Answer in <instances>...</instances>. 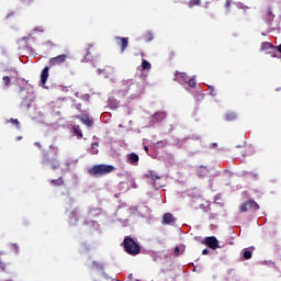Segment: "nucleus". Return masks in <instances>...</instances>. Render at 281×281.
<instances>
[{"mask_svg":"<svg viewBox=\"0 0 281 281\" xmlns=\"http://www.w3.org/2000/svg\"><path fill=\"white\" fill-rule=\"evenodd\" d=\"M209 89H210L211 95H216V93H214V87L210 86Z\"/></svg>","mask_w":281,"mask_h":281,"instance_id":"36","label":"nucleus"},{"mask_svg":"<svg viewBox=\"0 0 281 281\" xmlns=\"http://www.w3.org/2000/svg\"><path fill=\"white\" fill-rule=\"evenodd\" d=\"M237 117L238 115L235 112H227L225 115L226 122H234Z\"/></svg>","mask_w":281,"mask_h":281,"instance_id":"20","label":"nucleus"},{"mask_svg":"<svg viewBox=\"0 0 281 281\" xmlns=\"http://www.w3.org/2000/svg\"><path fill=\"white\" fill-rule=\"evenodd\" d=\"M198 177H207L210 175V169L205 166H200L196 169Z\"/></svg>","mask_w":281,"mask_h":281,"instance_id":"14","label":"nucleus"},{"mask_svg":"<svg viewBox=\"0 0 281 281\" xmlns=\"http://www.w3.org/2000/svg\"><path fill=\"white\" fill-rule=\"evenodd\" d=\"M9 122H10L11 124H14V125L16 126V128H19V126L21 125V123L19 122L18 119H11Z\"/></svg>","mask_w":281,"mask_h":281,"instance_id":"31","label":"nucleus"},{"mask_svg":"<svg viewBox=\"0 0 281 281\" xmlns=\"http://www.w3.org/2000/svg\"><path fill=\"white\" fill-rule=\"evenodd\" d=\"M10 16H12V15H11V14H8V15H7V19H10Z\"/></svg>","mask_w":281,"mask_h":281,"instance_id":"42","label":"nucleus"},{"mask_svg":"<svg viewBox=\"0 0 281 281\" xmlns=\"http://www.w3.org/2000/svg\"><path fill=\"white\" fill-rule=\"evenodd\" d=\"M144 148H145V153H148V146H145Z\"/></svg>","mask_w":281,"mask_h":281,"instance_id":"41","label":"nucleus"},{"mask_svg":"<svg viewBox=\"0 0 281 281\" xmlns=\"http://www.w3.org/2000/svg\"><path fill=\"white\" fill-rule=\"evenodd\" d=\"M127 164H130L131 166H137V164H139V156L135 153L128 154Z\"/></svg>","mask_w":281,"mask_h":281,"instance_id":"11","label":"nucleus"},{"mask_svg":"<svg viewBox=\"0 0 281 281\" xmlns=\"http://www.w3.org/2000/svg\"><path fill=\"white\" fill-rule=\"evenodd\" d=\"M173 56H175V52L171 50V52L169 53V58H170V60H172V57H173Z\"/></svg>","mask_w":281,"mask_h":281,"instance_id":"39","label":"nucleus"},{"mask_svg":"<svg viewBox=\"0 0 281 281\" xmlns=\"http://www.w3.org/2000/svg\"><path fill=\"white\" fill-rule=\"evenodd\" d=\"M97 57L98 53L95 52V47H93V44L87 45V47L83 49L85 63H91V60L95 59Z\"/></svg>","mask_w":281,"mask_h":281,"instance_id":"3","label":"nucleus"},{"mask_svg":"<svg viewBox=\"0 0 281 281\" xmlns=\"http://www.w3.org/2000/svg\"><path fill=\"white\" fill-rule=\"evenodd\" d=\"M99 146H100V143H98V142L92 143V145H91L92 155H98V153H100V150H98Z\"/></svg>","mask_w":281,"mask_h":281,"instance_id":"23","label":"nucleus"},{"mask_svg":"<svg viewBox=\"0 0 281 281\" xmlns=\"http://www.w3.org/2000/svg\"><path fill=\"white\" fill-rule=\"evenodd\" d=\"M202 245H205V247H209V249H213V250H216V249H220L221 246L218 245V239L214 236H211V237H205L202 241H201Z\"/></svg>","mask_w":281,"mask_h":281,"instance_id":"5","label":"nucleus"},{"mask_svg":"<svg viewBox=\"0 0 281 281\" xmlns=\"http://www.w3.org/2000/svg\"><path fill=\"white\" fill-rule=\"evenodd\" d=\"M117 45L121 46V54H124L126 52V47H128V37H116Z\"/></svg>","mask_w":281,"mask_h":281,"instance_id":"10","label":"nucleus"},{"mask_svg":"<svg viewBox=\"0 0 281 281\" xmlns=\"http://www.w3.org/2000/svg\"><path fill=\"white\" fill-rule=\"evenodd\" d=\"M93 212H98V209H90V210L88 211V214H93Z\"/></svg>","mask_w":281,"mask_h":281,"instance_id":"37","label":"nucleus"},{"mask_svg":"<svg viewBox=\"0 0 281 281\" xmlns=\"http://www.w3.org/2000/svg\"><path fill=\"white\" fill-rule=\"evenodd\" d=\"M196 5H201V0H190L188 2V8H194Z\"/></svg>","mask_w":281,"mask_h":281,"instance_id":"24","label":"nucleus"},{"mask_svg":"<svg viewBox=\"0 0 281 281\" xmlns=\"http://www.w3.org/2000/svg\"><path fill=\"white\" fill-rule=\"evenodd\" d=\"M260 49L262 52H267V49H276V45L269 43V42H262L260 45Z\"/></svg>","mask_w":281,"mask_h":281,"instance_id":"16","label":"nucleus"},{"mask_svg":"<svg viewBox=\"0 0 281 281\" xmlns=\"http://www.w3.org/2000/svg\"><path fill=\"white\" fill-rule=\"evenodd\" d=\"M50 186L60 187L65 186V180H63V177H59L58 179L50 180Z\"/></svg>","mask_w":281,"mask_h":281,"instance_id":"19","label":"nucleus"},{"mask_svg":"<svg viewBox=\"0 0 281 281\" xmlns=\"http://www.w3.org/2000/svg\"><path fill=\"white\" fill-rule=\"evenodd\" d=\"M188 79H189L188 74H186V72H179V70H177V71L175 72V78H173V80H175L176 82H179V85H183V82H188Z\"/></svg>","mask_w":281,"mask_h":281,"instance_id":"7","label":"nucleus"},{"mask_svg":"<svg viewBox=\"0 0 281 281\" xmlns=\"http://www.w3.org/2000/svg\"><path fill=\"white\" fill-rule=\"evenodd\" d=\"M27 109H30V103L26 104Z\"/></svg>","mask_w":281,"mask_h":281,"instance_id":"43","label":"nucleus"},{"mask_svg":"<svg viewBox=\"0 0 281 281\" xmlns=\"http://www.w3.org/2000/svg\"><path fill=\"white\" fill-rule=\"evenodd\" d=\"M44 45H45L46 47H56V44H55L54 42H52V41H46V42L44 43Z\"/></svg>","mask_w":281,"mask_h":281,"instance_id":"33","label":"nucleus"},{"mask_svg":"<svg viewBox=\"0 0 281 281\" xmlns=\"http://www.w3.org/2000/svg\"><path fill=\"white\" fill-rule=\"evenodd\" d=\"M147 179H151V181H157V179H161L155 171H149L148 175H146Z\"/></svg>","mask_w":281,"mask_h":281,"instance_id":"22","label":"nucleus"},{"mask_svg":"<svg viewBox=\"0 0 281 281\" xmlns=\"http://www.w3.org/2000/svg\"><path fill=\"white\" fill-rule=\"evenodd\" d=\"M173 256L178 257L181 256V248H179V246H177L173 250Z\"/></svg>","mask_w":281,"mask_h":281,"instance_id":"32","label":"nucleus"},{"mask_svg":"<svg viewBox=\"0 0 281 281\" xmlns=\"http://www.w3.org/2000/svg\"><path fill=\"white\" fill-rule=\"evenodd\" d=\"M153 38H154L153 33H150V32L145 33L144 41H146V43H150V41H153Z\"/></svg>","mask_w":281,"mask_h":281,"instance_id":"26","label":"nucleus"},{"mask_svg":"<svg viewBox=\"0 0 281 281\" xmlns=\"http://www.w3.org/2000/svg\"><path fill=\"white\" fill-rule=\"evenodd\" d=\"M210 254V249L205 248L202 250V256H207Z\"/></svg>","mask_w":281,"mask_h":281,"instance_id":"35","label":"nucleus"},{"mask_svg":"<svg viewBox=\"0 0 281 281\" xmlns=\"http://www.w3.org/2000/svg\"><path fill=\"white\" fill-rule=\"evenodd\" d=\"M229 5H231V2H229V0H227V1L225 2V8H227V10H229Z\"/></svg>","mask_w":281,"mask_h":281,"instance_id":"38","label":"nucleus"},{"mask_svg":"<svg viewBox=\"0 0 281 281\" xmlns=\"http://www.w3.org/2000/svg\"><path fill=\"white\" fill-rule=\"evenodd\" d=\"M177 222V217L172 213H165L162 216V225H172Z\"/></svg>","mask_w":281,"mask_h":281,"instance_id":"9","label":"nucleus"},{"mask_svg":"<svg viewBox=\"0 0 281 281\" xmlns=\"http://www.w3.org/2000/svg\"><path fill=\"white\" fill-rule=\"evenodd\" d=\"M65 60H67L66 54L58 55V56L49 59V66L56 67V65H63V63H65Z\"/></svg>","mask_w":281,"mask_h":281,"instance_id":"6","label":"nucleus"},{"mask_svg":"<svg viewBox=\"0 0 281 281\" xmlns=\"http://www.w3.org/2000/svg\"><path fill=\"white\" fill-rule=\"evenodd\" d=\"M251 256H252L251 250H245V251H244V258H245V260H250Z\"/></svg>","mask_w":281,"mask_h":281,"instance_id":"30","label":"nucleus"},{"mask_svg":"<svg viewBox=\"0 0 281 281\" xmlns=\"http://www.w3.org/2000/svg\"><path fill=\"white\" fill-rule=\"evenodd\" d=\"M188 85H189V87H191V89H195L196 88V80H194V78H192V79H188Z\"/></svg>","mask_w":281,"mask_h":281,"instance_id":"29","label":"nucleus"},{"mask_svg":"<svg viewBox=\"0 0 281 281\" xmlns=\"http://www.w3.org/2000/svg\"><path fill=\"white\" fill-rule=\"evenodd\" d=\"M35 146H37V148H41V143H34Z\"/></svg>","mask_w":281,"mask_h":281,"instance_id":"40","label":"nucleus"},{"mask_svg":"<svg viewBox=\"0 0 281 281\" xmlns=\"http://www.w3.org/2000/svg\"><path fill=\"white\" fill-rule=\"evenodd\" d=\"M166 115L167 113L164 111V112H156L154 114V120H156V122H164V120H166Z\"/></svg>","mask_w":281,"mask_h":281,"instance_id":"17","label":"nucleus"},{"mask_svg":"<svg viewBox=\"0 0 281 281\" xmlns=\"http://www.w3.org/2000/svg\"><path fill=\"white\" fill-rule=\"evenodd\" d=\"M271 50L267 52L271 58H278V47L276 48H270Z\"/></svg>","mask_w":281,"mask_h":281,"instance_id":"25","label":"nucleus"},{"mask_svg":"<svg viewBox=\"0 0 281 281\" xmlns=\"http://www.w3.org/2000/svg\"><path fill=\"white\" fill-rule=\"evenodd\" d=\"M130 91H131V86L125 85V87L123 89L119 90V95L121 98H126V95H128Z\"/></svg>","mask_w":281,"mask_h":281,"instance_id":"18","label":"nucleus"},{"mask_svg":"<svg viewBox=\"0 0 281 281\" xmlns=\"http://www.w3.org/2000/svg\"><path fill=\"white\" fill-rule=\"evenodd\" d=\"M113 170H115L113 165H95L88 172L91 177H104V175H110Z\"/></svg>","mask_w":281,"mask_h":281,"instance_id":"2","label":"nucleus"},{"mask_svg":"<svg viewBox=\"0 0 281 281\" xmlns=\"http://www.w3.org/2000/svg\"><path fill=\"white\" fill-rule=\"evenodd\" d=\"M22 105H24V106H25V102H22Z\"/></svg>","mask_w":281,"mask_h":281,"instance_id":"44","label":"nucleus"},{"mask_svg":"<svg viewBox=\"0 0 281 281\" xmlns=\"http://www.w3.org/2000/svg\"><path fill=\"white\" fill-rule=\"evenodd\" d=\"M2 81H3L4 87H10V85H11V82H12V79H10L9 76H4V77L2 78Z\"/></svg>","mask_w":281,"mask_h":281,"instance_id":"27","label":"nucleus"},{"mask_svg":"<svg viewBox=\"0 0 281 281\" xmlns=\"http://www.w3.org/2000/svg\"><path fill=\"white\" fill-rule=\"evenodd\" d=\"M78 120H80V122H82V124H85L86 126H93V120L89 119L88 115H81V116H77Z\"/></svg>","mask_w":281,"mask_h":281,"instance_id":"15","label":"nucleus"},{"mask_svg":"<svg viewBox=\"0 0 281 281\" xmlns=\"http://www.w3.org/2000/svg\"><path fill=\"white\" fill-rule=\"evenodd\" d=\"M49 78V66H46L41 74L42 85H47V79Z\"/></svg>","mask_w":281,"mask_h":281,"instance_id":"13","label":"nucleus"},{"mask_svg":"<svg viewBox=\"0 0 281 281\" xmlns=\"http://www.w3.org/2000/svg\"><path fill=\"white\" fill-rule=\"evenodd\" d=\"M123 247L130 256H137L142 251V247L131 236H126L123 240Z\"/></svg>","mask_w":281,"mask_h":281,"instance_id":"1","label":"nucleus"},{"mask_svg":"<svg viewBox=\"0 0 281 281\" xmlns=\"http://www.w3.org/2000/svg\"><path fill=\"white\" fill-rule=\"evenodd\" d=\"M150 68H151V65L148 63V60H143V63H142V69L143 70H150Z\"/></svg>","mask_w":281,"mask_h":281,"instance_id":"28","label":"nucleus"},{"mask_svg":"<svg viewBox=\"0 0 281 281\" xmlns=\"http://www.w3.org/2000/svg\"><path fill=\"white\" fill-rule=\"evenodd\" d=\"M72 132L77 135V137L82 139V130H80V125H75L72 127Z\"/></svg>","mask_w":281,"mask_h":281,"instance_id":"21","label":"nucleus"},{"mask_svg":"<svg viewBox=\"0 0 281 281\" xmlns=\"http://www.w3.org/2000/svg\"><path fill=\"white\" fill-rule=\"evenodd\" d=\"M71 214H72L74 218H75L76 221H78V211H77V210H74V211L71 212Z\"/></svg>","mask_w":281,"mask_h":281,"instance_id":"34","label":"nucleus"},{"mask_svg":"<svg viewBox=\"0 0 281 281\" xmlns=\"http://www.w3.org/2000/svg\"><path fill=\"white\" fill-rule=\"evenodd\" d=\"M249 210L258 212V210H260V205H258L254 200H248L239 206V212H249Z\"/></svg>","mask_w":281,"mask_h":281,"instance_id":"4","label":"nucleus"},{"mask_svg":"<svg viewBox=\"0 0 281 281\" xmlns=\"http://www.w3.org/2000/svg\"><path fill=\"white\" fill-rule=\"evenodd\" d=\"M42 164L45 166L46 164H50V168H53V170H56L57 168H59V164H58V159L56 158H47V155H44V159L42 160Z\"/></svg>","mask_w":281,"mask_h":281,"instance_id":"8","label":"nucleus"},{"mask_svg":"<svg viewBox=\"0 0 281 281\" xmlns=\"http://www.w3.org/2000/svg\"><path fill=\"white\" fill-rule=\"evenodd\" d=\"M273 19H276V14H273V10L271 9V7H268L266 9V23H273Z\"/></svg>","mask_w":281,"mask_h":281,"instance_id":"12","label":"nucleus"}]
</instances>
